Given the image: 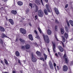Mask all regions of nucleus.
Returning <instances> with one entry per match:
<instances>
[{"label":"nucleus","instance_id":"obj_43","mask_svg":"<svg viewBox=\"0 0 73 73\" xmlns=\"http://www.w3.org/2000/svg\"><path fill=\"white\" fill-rule=\"evenodd\" d=\"M62 41L63 42H65V37H62Z\"/></svg>","mask_w":73,"mask_h":73},{"label":"nucleus","instance_id":"obj_58","mask_svg":"<svg viewBox=\"0 0 73 73\" xmlns=\"http://www.w3.org/2000/svg\"><path fill=\"white\" fill-rule=\"evenodd\" d=\"M18 63L20 64H21V62H20V60H18Z\"/></svg>","mask_w":73,"mask_h":73},{"label":"nucleus","instance_id":"obj_57","mask_svg":"<svg viewBox=\"0 0 73 73\" xmlns=\"http://www.w3.org/2000/svg\"><path fill=\"white\" fill-rule=\"evenodd\" d=\"M14 58L16 60H17V57H16V56H14Z\"/></svg>","mask_w":73,"mask_h":73},{"label":"nucleus","instance_id":"obj_34","mask_svg":"<svg viewBox=\"0 0 73 73\" xmlns=\"http://www.w3.org/2000/svg\"><path fill=\"white\" fill-rule=\"evenodd\" d=\"M0 44L3 45V40L2 39H0Z\"/></svg>","mask_w":73,"mask_h":73},{"label":"nucleus","instance_id":"obj_47","mask_svg":"<svg viewBox=\"0 0 73 73\" xmlns=\"http://www.w3.org/2000/svg\"><path fill=\"white\" fill-rule=\"evenodd\" d=\"M29 5L31 7V8H32V4L31 3H30Z\"/></svg>","mask_w":73,"mask_h":73},{"label":"nucleus","instance_id":"obj_46","mask_svg":"<svg viewBox=\"0 0 73 73\" xmlns=\"http://www.w3.org/2000/svg\"><path fill=\"white\" fill-rule=\"evenodd\" d=\"M40 1L41 3H42V5L43 6H44V3L43 2V1H42V0H40Z\"/></svg>","mask_w":73,"mask_h":73},{"label":"nucleus","instance_id":"obj_53","mask_svg":"<svg viewBox=\"0 0 73 73\" xmlns=\"http://www.w3.org/2000/svg\"><path fill=\"white\" fill-rule=\"evenodd\" d=\"M68 7V4H67L65 6V8H66Z\"/></svg>","mask_w":73,"mask_h":73},{"label":"nucleus","instance_id":"obj_5","mask_svg":"<svg viewBox=\"0 0 73 73\" xmlns=\"http://www.w3.org/2000/svg\"><path fill=\"white\" fill-rule=\"evenodd\" d=\"M68 70V67L66 65H65L63 67V72H67Z\"/></svg>","mask_w":73,"mask_h":73},{"label":"nucleus","instance_id":"obj_13","mask_svg":"<svg viewBox=\"0 0 73 73\" xmlns=\"http://www.w3.org/2000/svg\"><path fill=\"white\" fill-rule=\"evenodd\" d=\"M11 14H13V15H16L17 13V11L16 10H12L11 11Z\"/></svg>","mask_w":73,"mask_h":73},{"label":"nucleus","instance_id":"obj_30","mask_svg":"<svg viewBox=\"0 0 73 73\" xmlns=\"http://www.w3.org/2000/svg\"><path fill=\"white\" fill-rule=\"evenodd\" d=\"M44 59L45 60H46V58H47V55L45 54H44Z\"/></svg>","mask_w":73,"mask_h":73},{"label":"nucleus","instance_id":"obj_36","mask_svg":"<svg viewBox=\"0 0 73 73\" xmlns=\"http://www.w3.org/2000/svg\"><path fill=\"white\" fill-rule=\"evenodd\" d=\"M58 27L57 25H56L55 26V31H57V28H58Z\"/></svg>","mask_w":73,"mask_h":73},{"label":"nucleus","instance_id":"obj_20","mask_svg":"<svg viewBox=\"0 0 73 73\" xmlns=\"http://www.w3.org/2000/svg\"><path fill=\"white\" fill-rule=\"evenodd\" d=\"M47 33L48 35H51L52 34V31L50 29H48L47 30Z\"/></svg>","mask_w":73,"mask_h":73},{"label":"nucleus","instance_id":"obj_51","mask_svg":"<svg viewBox=\"0 0 73 73\" xmlns=\"http://www.w3.org/2000/svg\"><path fill=\"white\" fill-rule=\"evenodd\" d=\"M47 50L49 54H50V50H49V49L48 48H47Z\"/></svg>","mask_w":73,"mask_h":73},{"label":"nucleus","instance_id":"obj_7","mask_svg":"<svg viewBox=\"0 0 73 73\" xmlns=\"http://www.w3.org/2000/svg\"><path fill=\"white\" fill-rule=\"evenodd\" d=\"M19 41H20L21 44H25L26 42V41L24 39H22V38H20Z\"/></svg>","mask_w":73,"mask_h":73},{"label":"nucleus","instance_id":"obj_25","mask_svg":"<svg viewBox=\"0 0 73 73\" xmlns=\"http://www.w3.org/2000/svg\"><path fill=\"white\" fill-rule=\"evenodd\" d=\"M2 38H4V37H7V36H6L4 34H2L1 35Z\"/></svg>","mask_w":73,"mask_h":73},{"label":"nucleus","instance_id":"obj_15","mask_svg":"<svg viewBox=\"0 0 73 73\" xmlns=\"http://www.w3.org/2000/svg\"><path fill=\"white\" fill-rule=\"evenodd\" d=\"M25 47L26 48V49H29L31 48V46L28 44H27L25 45Z\"/></svg>","mask_w":73,"mask_h":73},{"label":"nucleus","instance_id":"obj_10","mask_svg":"<svg viewBox=\"0 0 73 73\" xmlns=\"http://www.w3.org/2000/svg\"><path fill=\"white\" fill-rule=\"evenodd\" d=\"M54 9V11L56 13V15H59L60 14V13L59 12V11H58V9H57V8L55 7Z\"/></svg>","mask_w":73,"mask_h":73},{"label":"nucleus","instance_id":"obj_4","mask_svg":"<svg viewBox=\"0 0 73 73\" xmlns=\"http://www.w3.org/2000/svg\"><path fill=\"white\" fill-rule=\"evenodd\" d=\"M20 31L22 34H26V30L24 29L21 28L20 29Z\"/></svg>","mask_w":73,"mask_h":73},{"label":"nucleus","instance_id":"obj_2","mask_svg":"<svg viewBox=\"0 0 73 73\" xmlns=\"http://www.w3.org/2000/svg\"><path fill=\"white\" fill-rule=\"evenodd\" d=\"M44 12L41 9L39 10L38 11V15L39 17H42L44 16Z\"/></svg>","mask_w":73,"mask_h":73},{"label":"nucleus","instance_id":"obj_22","mask_svg":"<svg viewBox=\"0 0 73 73\" xmlns=\"http://www.w3.org/2000/svg\"><path fill=\"white\" fill-rule=\"evenodd\" d=\"M15 55L17 56V57H19L20 56V53L19 52L17 51L15 52Z\"/></svg>","mask_w":73,"mask_h":73},{"label":"nucleus","instance_id":"obj_62","mask_svg":"<svg viewBox=\"0 0 73 73\" xmlns=\"http://www.w3.org/2000/svg\"><path fill=\"white\" fill-rule=\"evenodd\" d=\"M37 15H35V18H36V19L35 20H36V19H37Z\"/></svg>","mask_w":73,"mask_h":73},{"label":"nucleus","instance_id":"obj_48","mask_svg":"<svg viewBox=\"0 0 73 73\" xmlns=\"http://www.w3.org/2000/svg\"><path fill=\"white\" fill-rule=\"evenodd\" d=\"M55 23H57V24H58L59 22L58 20H57V19H56L55 20Z\"/></svg>","mask_w":73,"mask_h":73},{"label":"nucleus","instance_id":"obj_14","mask_svg":"<svg viewBox=\"0 0 73 73\" xmlns=\"http://www.w3.org/2000/svg\"><path fill=\"white\" fill-rule=\"evenodd\" d=\"M36 54L38 56H39V57H40V56H41L42 55V54L41 52L38 51H37L36 52Z\"/></svg>","mask_w":73,"mask_h":73},{"label":"nucleus","instance_id":"obj_17","mask_svg":"<svg viewBox=\"0 0 73 73\" xmlns=\"http://www.w3.org/2000/svg\"><path fill=\"white\" fill-rule=\"evenodd\" d=\"M17 3L18 5L19 6H21L23 5V3L21 1H18L17 2Z\"/></svg>","mask_w":73,"mask_h":73},{"label":"nucleus","instance_id":"obj_16","mask_svg":"<svg viewBox=\"0 0 73 73\" xmlns=\"http://www.w3.org/2000/svg\"><path fill=\"white\" fill-rule=\"evenodd\" d=\"M0 31L4 32H5V29L3 27L0 26Z\"/></svg>","mask_w":73,"mask_h":73},{"label":"nucleus","instance_id":"obj_32","mask_svg":"<svg viewBox=\"0 0 73 73\" xmlns=\"http://www.w3.org/2000/svg\"><path fill=\"white\" fill-rule=\"evenodd\" d=\"M40 60H42L43 61H44L45 60L44 59V58L41 57L39 58Z\"/></svg>","mask_w":73,"mask_h":73},{"label":"nucleus","instance_id":"obj_33","mask_svg":"<svg viewBox=\"0 0 73 73\" xmlns=\"http://www.w3.org/2000/svg\"><path fill=\"white\" fill-rule=\"evenodd\" d=\"M61 32L62 34H64V30L62 29V28H61Z\"/></svg>","mask_w":73,"mask_h":73},{"label":"nucleus","instance_id":"obj_59","mask_svg":"<svg viewBox=\"0 0 73 73\" xmlns=\"http://www.w3.org/2000/svg\"><path fill=\"white\" fill-rule=\"evenodd\" d=\"M2 73H9L8 72H2Z\"/></svg>","mask_w":73,"mask_h":73},{"label":"nucleus","instance_id":"obj_24","mask_svg":"<svg viewBox=\"0 0 73 73\" xmlns=\"http://www.w3.org/2000/svg\"><path fill=\"white\" fill-rule=\"evenodd\" d=\"M65 30L66 32L67 33H68L69 32V30L68 29V27L67 26H65Z\"/></svg>","mask_w":73,"mask_h":73},{"label":"nucleus","instance_id":"obj_63","mask_svg":"<svg viewBox=\"0 0 73 73\" xmlns=\"http://www.w3.org/2000/svg\"><path fill=\"white\" fill-rule=\"evenodd\" d=\"M12 73H16V72L15 71H13Z\"/></svg>","mask_w":73,"mask_h":73},{"label":"nucleus","instance_id":"obj_3","mask_svg":"<svg viewBox=\"0 0 73 73\" xmlns=\"http://www.w3.org/2000/svg\"><path fill=\"white\" fill-rule=\"evenodd\" d=\"M31 60L32 62H36L37 61V59L36 57L34 56L33 53H31Z\"/></svg>","mask_w":73,"mask_h":73},{"label":"nucleus","instance_id":"obj_55","mask_svg":"<svg viewBox=\"0 0 73 73\" xmlns=\"http://www.w3.org/2000/svg\"><path fill=\"white\" fill-rule=\"evenodd\" d=\"M58 55H59V56H61V53H60V52H59L58 53Z\"/></svg>","mask_w":73,"mask_h":73},{"label":"nucleus","instance_id":"obj_28","mask_svg":"<svg viewBox=\"0 0 73 73\" xmlns=\"http://www.w3.org/2000/svg\"><path fill=\"white\" fill-rule=\"evenodd\" d=\"M4 61L5 64L6 65L8 64V61H7V60H6V59L5 58L4 59Z\"/></svg>","mask_w":73,"mask_h":73},{"label":"nucleus","instance_id":"obj_29","mask_svg":"<svg viewBox=\"0 0 73 73\" xmlns=\"http://www.w3.org/2000/svg\"><path fill=\"white\" fill-rule=\"evenodd\" d=\"M64 36L67 39V38H68V35L66 33H65L64 34Z\"/></svg>","mask_w":73,"mask_h":73},{"label":"nucleus","instance_id":"obj_50","mask_svg":"<svg viewBox=\"0 0 73 73\" xmlns=\"http://www.w3.org/2000/svg\"><path fill=\"white\" fill-rule=\"evenodd\" d=\"M5 17L6 19V21H8V18L7 17V16H5Z\"/></svg>","mask_w":73,"mask_h":73},{"label":"nucleus","instance_id":"obj_11","mask_svg":"<svg viewBox=\"0 0 73 73\" xmlns=\"http://www.w3.org/2000/svg\"><path fill=\"white\" fill-rule=\"evenodd\" d=\"M35 3L38 5H41V2H40V1L39 0H36L35 1Z\"/></svg>","mask_w":73,"mask_h":73},{"label":"nucleus","instance_id":"obj_21","mask_svg":"<svg viewBox=\"0 0 73 73\" xmlns=\"http://www.w3.org/2000/svg\"><path fill=\"white\" fill-rule=\"evenodd\" d=\"M44 12L45 15H48V11H47L46 9H44Z\"/></svg>","mask_w":73,"mask_h":73},{"label":"nucleus","instance_id":"obj_52","mask_svg":"<svg viewBox=\"0 0 73 73\" xmlns=\"http://www.w3.org/2000/svg\"><path fill=\"white\" fill-rule=\"evenodd\" d=\"M55 55L57 57H58V55L57 54V53H56L55 54Z\"/></svg>","mask_w":73,"mask_h":73},{"label":"nucleus","instance_id":"obj_35","mask_svg":"<svg viewBox=\"0 0 73 73\" xmlns=\"http://www.w3.org/2000/svg\"><path fill=\"white\" fill-rule=\"evenodd\" d=\"M66 22L68 27H70V24H69V21H67Z\"/></svg>","mask_w":73,"mask_h":73},{"label":"nucleus","instance_id":"obj_41","mask_svg":"<svg viewBox=\"0 0 73 73\" xmlns=\"http://www.w3.org/2000/svg\"><path fill=\"white\" fill-rule=\"evenodd\" d=\"M50 67L51 69H53V65L52 66H50Z\"/></svg>","mask_w":73,"mask_h":73},{"label":"nucleus","instance_id":"obj_60","mask_svg":"<svg viewBox=\"0 0 73 73\" xmlns=\"http://www.w3.org/2000/svg\"><path fill=\"white\" fill-rule=\"evenodd\" d=\"M5 11L3 10L2 11V13H5Z\"/></svg>","mask_w":73,"mask_h":73},{"label":"nucleus","instance_id":"obj_9","mask_svg":"<svg viewBox=\"0 0 73 73\" xmlns=\"http://www.w3.org/2000/svg\"><path fill=\"white\" fill-rule=\"evenodd\" d=\"M52 43L53 45L52 48H53V52H56V51L55 50V49H56V44L55 43H54L53 42H52Z\"/></svg>","mask_w":73,"mask_h":73},{"label":"nucleus","instance_id":"obj_56","mask_svg":"<svg viewBox=\"0 0 73 73\" xmlns=\"http://www.w3.org/2000/svg\"><path fill=\"white\" fill-rule=\"evenodd\" d=\"M19 72L21 73H24V72H23V71L22 70H20L19 71Z\"/></svg>","mask_w":73,"mask_h":73},{"label":"nucleus","instance_id":"obj_38","mask_svg":"<svg viewBox=\"0 0 73 73\" xmlns=\"http://www.w3.org/2000/svg\"><path fill=\"white\" fill-rule=\"evenodd\" d=\"M66 53L65 52L64 53V55L63 56V58H66Z\"/></svg>","mask_w":73,"mask_h":73},{"label":"nucleus","instance_id":"obj_1","mask_svg":"<svg viewBox=\"0 0 73 73\" xmlns=\"http://www.w3.org/2000/svg\"><path fill=\"white\" fill-rule=\"evenodd\" d=\"M43 38H44V40L45 42L47 43V44H49V42H50V40H49V38L48 36L47 35H43Z\"/></svg>","mask_w":73,"mask_h":73},{"label":"nucleus","instance_id":"obj_31","mask_svg":"<svg viewBox=\"0 0 73 73\" xmlns=\"http://www.w3.org/2000/svg\"><path fill=\"white\" fill-rule=\"evenodd\" d=\"M33 5V8H35H35H38V7L36 4H34Z\"/></svg>","mask_w":73,"mask_h":73},{"label":"nucleus","instance_id":"obj_54","mask_svg":"<svg viewBox=\"0 0 73 73\" xmlns=\"http://www.w3.org/2000/svg\"><path fill=\"white\" fill-rule=\"evenodd\" d=\"M55 38H56V39L57 41H59V40H58V38H57V36H55Z\"/></svg>","mask_w":73,"mask_h":73},{"label":"nucleus","instance_id":"obj_49","mask_svg":"<svg viewBox=\"0 0 73 73\" xmlns=\"http://www.w3.org/2000/svg\"><path fill=\"white\" fill-rule=\"evenodd\" d=\"M49 64L50 65V66L53 65V64H52V63L51 62H50L49 63Z\"/></svg>","mask_w":73,"mask_h":73},{"label":"nucleus","instance_id":"obj_8","mask_svg":"<svg viewBox=\"0 0 73 73\" xmlns=\"http://www.w3.org/2000/svg\"><path fill=\"white\" fill-rule=\"evenodd\" d=\"M58 48L60 52H64V48H62L61 46H58Z\"/></svg>","mask_w":73,"mask_h":73},{"label":"nucleus","instance_id":"obj_19","mask_svg":"<svg viewBox=\"0 0 73 73\" xmlns=\"http://www.w3.org/2000/svg\"><path fill=\"white\" fill-rule=\"evenodd\" d=\"M21 49L23 51L26 50V48H25V46H22L21 47Z\"/></svg>","mask_w":73,"mask_h":73},{"label":"nucleus","instance_id":"obj_37","mask_svg":"<svg viewBox=\"0 0 73 73\" xmlns=\"http://www.w3.org/2000/svg\"><path fill=\"white\" fill-rule=\"evenodd\" d=\"M65 62L66 64H68V59L66 58H65Z\"/></svg>","mask_w":73,"mask_h":73},{"label":"nucleus","instance_id":"obj_64","mask_svg":"<svg viewBox=\"0 0 73 73\" xmlns=\"http://www.w3.org/2000/svg\"><path fill=\"white\" fill-rule=\"evenodd\" d=\"M29 24L30 26H32V24H31V23H29Z\"/></svg>","mask_w":73,"mask_h":73},{"label":"nucleus","instance_id":"obj_12","mask_svg":"<svg viewBox=\"0 0 73 73\" xmlns=\"http://www.w3.org/2000/svg\"><path fill=\"white\" fill-rule=\"evenodd\" d=\"M10 23L11 24V25H13L14 24V21L12 19H9L8 20Z\"/></svg>","mask_w":73,"mask_h":73},{"label":"nucleus","instance_id":"obj_27","mask_svg":"<svg viewBox=\"0 0 73 73\" xmlns=\"http://www.w3.org/2000/svg\"><path fill=\"white\" fill-rule=\"evenodd\" d=\"M38 10V7H36L35 8V9L34 10V11L36 13V12H37Z\"/></svg>","mask_w":73,"mask_h":73},{"label":"nucleus","instance_id":"obj_6","mask_svg":"<svg viewBox=\"0 0 73 73\" xmlns=\"http://www.w3.org/2000/svg\"><path fill=\"white\" fill-rule=\"evenodd\" d=\"M46 7L48 12L50 13L51 12V11H50V6L48 4H47L46 5Z\"/></svg>","mask_w":73,"mask_h":73},{"label":"nucleus","instance_id":"obj_23","mask_svg":"<svg viewBox=\"0 0 73 73\" xmlns=\"http://www.w3.org/2000/svg\"><path fill=\"white\" fill-rule=\"evenodd\" d=\"M69 23H70V25H71V26H72V27H73V21L72 20H70L69 21Z\"/></svg>","mask_w":73,"mask_h":73},{"label":"nucleus","instance_id":"obj_18","mask_svg":"<svg viewBox=\"0 0 73 73\" xmlns=\"http://www.w3.org/2000/svg\"><path fill=\"white\" fill-rule=\"evenodd\" d=\"M28 37L30 40H31V41H33V38L32 35L30 34L28 35Z\"/></svg>","mask_w":73,"mask_h":73},{"label":"nucleus","instance_id":"obj_40","mask_svg":"<svg viewBox=\"0 0 73 73\" xmlns=\"http://www.w3.org/2000/svg\"><path fill=\"white\" fill-rule=\"evenodd\" d=\"M38 29L39 32H40V33H41V29H40V28L38 27Z\"/></svg>","mask_w":73,"mask_h":73},{"label":"nucleus","instance_id":"obj_61","mask_svg":"<svg viewBox=\"0 0 73 73\" xmlns=\"http://www.w3.org/2000/svg\"><path fill=\"white\" fill-rule=\"evenodd\" d=\"M44 1H45L46 3H47V2H48V0H44Z\"/></svg>","mask_w":73,"mask_h":73},{"label":"nucleus","instance_id":"obj_44","mask_svg":"<svg viewBox=\"0 0 73 73\" xmlns=\"http://www.w3.org/2000/svg\"><path fill=\"white\" fill-rule=\"evenodd\" d=\"M60 42L61 43H62L63 45V46L64 47V48L65 47V46L64 45V43H63V42H62V41H61Z\"/></svg>","mask_w":73,"mask_h":73},{"label":"nucleus","instance_id":"obj_26","mask_svg":"<svg viewBox=\"0 0 73 73\" xmlns=\"http://www.w3.org/2000/svg\"><path fill=\"white\" fill-rule=\"evenodd\" d=\"M35 38H37V39H38V40H39V39H40V36L38 35V34L36 35V36L35 37Z\"/></svg>","mask_w":73,"mask_h":73},{"label":"nucleus","instance_id":"obj_45","mask_svg":"<svg viewBox=\"0 0 73 73\" xmlns=\"http://www.w3.org/2000/svg\"><path fill=\"white\" fill-rule=\"evenodd\" d=\"M34 31L36 35H38V33H37V31H36V30H35Z\"/></svg>","mask_w":73,"mask_h":73},{"label":"nucleus","instance_id":"obj_42","mask_svg":"<svg viewBox=\"0 0 73 73\" xmlns=\"http://www.w3.org/2000/svg\"><path fill=\"white\" fill-rule=\"evenodd\" d=\"M54 68L55 70H56V64L55 63H54Z\"/></svg>","mask_w":73,"mask_h":73},{"label":"nucleus","instance_id":"obj_39","mask_svg":"<svg viewBox=\"0 0 73 73\" xmlns=\"http://www.w3.org/2000/svg\"><path fill=\"white\" fill-rule=\"evenodd\" d=\"M25 11L27 13H28V12H29V9H27Z\"/></svg>","mask_w":73,"mask_h":73}]
</instances>
